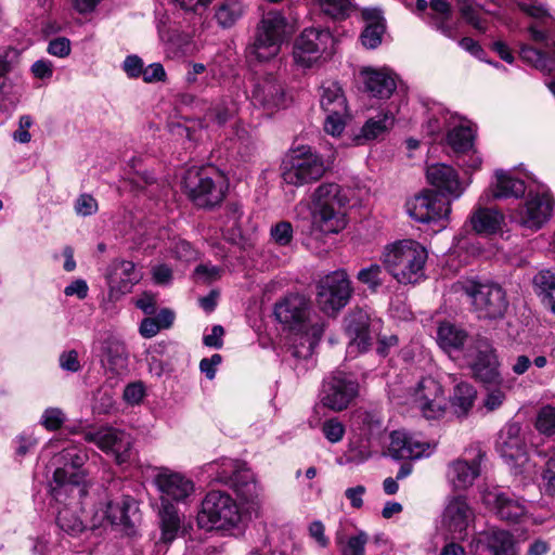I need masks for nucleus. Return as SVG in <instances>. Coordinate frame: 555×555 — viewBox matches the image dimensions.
I'll list each match as a JSON object with an SVG mask.
<instances>
[{"label": "nucleus", "instance_id": "obj_14", "mask_svg": "<svg viewBox=\"0 0 555 555\" xmlns=\"http://www.w3.org/2000/svg\"><path fill=\"white\" fill-rule=\"evenodd\" d=\"M352 288L346 271L337 270L320 280L318 283L317 302L325 313H335L344 308Z\"/></svg>", "mask_w": 555, "mask_h": 555}, {"label": "nucleus", "instance_id": "obj_52", "mask_svg": "<svg viewBox=\"0 0 555 555\" xmlns=\"http://www.w3.org/2000/svg\"><path fill=\"white\" fill-rule=\"evenodd\" d=\"M324 328L325 324L323 321L320 319L312 321L308 315L305 328L296 331L295 333L304 335L309 344V349H312L321 339Z\"/></svg>", "mask_w": 555, "mask_h": 555}, {"label": "nucleus", "instance_id": "obj_62", "mask_svg": "<svg viewBox=\"0 0 555 555\" xmlns=\"http://www.w3.org/2000/svg\"><path fill=\"white\" fill-rule=\"evenodd\" d=\"M145 389L141 382L131 383L124 389L122 398L131 405L139 404L144 398Z\"/></svg>", "mask_w": 555, "mask_h": 555}, {"label": "nucleus", "instance_id": "obj_12", "mask_svg": "<svg viewBox=\"0 0 555 555\" xmlns=\"http://www.w3.org/2000/svg\"><path fill=\"white\" fill-rule=\"evenodd\" d=\"M553 209L554 198L548 191H530L525 202L511 214V218L524 229L538 231L551 219Z\"/></svg>", "mask_w": 555, "mask_h": 555}, {"label": "nucleus", "instance_id": "obj_53", "mask_svg": "<svg viewBox=\"0 0 555 555\" xmlns=\"http://www.w3.org/2000/svg\"><path fill=\"white\" fill-rule=\"evenodd\" d=\"M270 236L274 244L288 246L294 236L293 225L288 221H280L271 227Z\"/></svg>", "mask_w": 555, "mask_h": 555}, {"label": "nucleus", "instance_id": "obj_45", "mask_svg": "<svg viewBox=\"0 0 555 555\" xmlns=\"http://www.w3.org/2000/svg\"><path fill=\"white\" fill-rule=\"evenodd\" d=\"M244 465L232 459H220L205 465V472L212 481L231 486L236 473L242 470Z\"/></svg>", "mask_w": 555, "mask_h": 555}, {"label": "nucleus", "instance_id": "obj_16", "mask_svg": "<svg viewBox=\"0 0 555 555\" xmlns=\"http://www.w3.org/2000/svg\"><path fill=\"white\" fill-rule=\"evenodd\" d=\"M333 44V36L325 28H306L296 39L293 55L296 64L311 67Z\"/></svg>", "mask_w": 555, "mask_h": 555}, {"label": "nucleus", "instance_id": "obj_63", "mask_svg": "<svg viewBox=\"0 0 555 555\" xmlns=\"http://www.w3.org/2000/svg\"><path fill=\"white\" fill-rule=\"evenodd\" d=\"M457 158L459 165L466 171L478 170L482 165V158L474 147L465 154H457Z\"/></svg>", "mask_w": 555, "mask_h": 555}, {"label": "nucleus", "instance_id": "obj_28", "mask_svg": "<svg viewBox=\"0 0 555 555\" xmlns=\"http://www.w3.org/2000/svg\"><path fill=\"white\" fill-rule=\"evenodd\" d=\"M369 326V315L361 310L356 311L346 318L345 331L349 338L347 353L350 357H356L359 353L365 352L370 348L372 337L370 335Z\"/></svg>", "mask_w": 555, "mask_h": 555}, {"label": "nucleus", "instance_id": "obj_5", "mask_svg": "<svg viewBox=\"0 0 555 555\" xmlns=\"http://www.w3.org/2000/svg\"><path fill=\"white\" fill-rule=\"evenodd\" d=\"M183 188L196 206L212 207L223 199L225 181L214 167L191 168L185 172Z\"/></svg>", "mask_w": 555, "mask_h": 555}, {"label": "nucleus", "instance_id": "obj_37", "mask_svg": "<svg viewBox=\"0 0 555 555\" xmlns=\"http://www.w3.org/2000/svg\"><path fill=\"white\" fill-rule=\"evenodd\" d=\"M247 9L244 0H221L215 8V20L221 28L228 29L244 17Z\"/></svg>", "mask_w": 555, "mask_h": 555}, {"label": "nucleus", "instance_id": "obj_60", "mask_svg": "<svg viewBox=\"0 0 555 555\" xmlns=\"http://www.w3.org/2000/svg\"><path fill=\"white\" fill-rule=\"evenodd\" d=\"M534 287L545 296L555 288V274L550 270H541L533 278Z\"/></svg>", "mask_w": 555, "mask_h": 555}, {"label": "nucleus", "instance_id": "obj_27", "mask_svg": "<svg viewBox=\"0 0 555 555\" xmlns=\"http://www.w3.org/2000/svg\"><path fill=\"white\" fill-rule=\"evenodd\" d=\"M426 178L429 184L452 199L460 198L466 189L456 170L446 164L429 165L426 169Z\"/></svg>", "mask_w": 555, "mask_h": 555}, {"label": "nucleus", "instance_id": "obj_13", "mask_svg": "<svg viewBox=\"0 0 555 555\" xmlns=\"http://www.w3.org/2000/svg\"><path fill=\"white\" fill-rule=\"evenodd\" d=\"M464 359L476 379L485 384L499 383V362L488 339H470L464 350Z\"/></svg>", "mask_w": 555, "mask_h": 555}, {"label": "nucleus", "instance_id": "obj_48", "mask_svg": "<svg viewBox=\"0 0 555 555\" xmlns=\"http://www.w3.org/2000/svg\"><path fill=\"white\" fill-rule=\"evenodd\" d=\"M236 106L233 101L222 99L215 103L206 113L205 118L221 126L234 116Z\"/></svg>", "mask_w": 555, "mask_h": 555}, {"label": "nucleus", "instance_id": "obj_47", "mask_svg": "<svg viewBox=\"0 0 555 555\" xmlns=\"http://www.w3.org/2000/svg\"><path fill=\"white\" fill-rule=\"evenodd\" d=\"M517 7L526 15L535 20L534 24L548 27L555 24V17L551 15L546 7L535 0H517Z\"/></svg>", "mask_w": 555, "mask_h": 555}, {"label": "nucleus", "instance_id": "obj_36", "mask_svg": "<svg viewBox=\"0 0 555 555\" xmlns=\"http://www.w3.org/2000/svg\"><path fill=\"white\" fill-rule=\"evenodd\" d=\"M476 399V388L472 384L462 380L455 384L449 402L457 417H466L472 411Z\"/></svg>", "mask_w": 555, "mask_h": 555}, {"label": "nucleus", "instance_id": "obj_4", "mask_svg": "<svg viewBox=\"0 0 555 555\" xmlns=\"http://www.w3.org/2000/svg\"><path fill=\"white\" fill-rule=\"evenodd\" d=\"M235 500L227 492L210 491L202 501L197 524L205 530H231L241 521Z\"/></svg>", "mask_w": 555, "mask_h": 555}, {"label": "nucleus", "instance_id": "obj_55", "mask_svg": "<svg viewBox=\"0 0 555 555\" xmlns=\"http://www.w3.org/2000/svg\"><path fill=\"white\" fill-rule=\"evenodd\" d=\"M369 537L364 531L349 537L346 544L341 548L343 555H365V545Z\"/></svg>", "mask_w": 555, "mask_h": 555}, {"label": "nucleus", "instance_id": "obj_24", "mask_svg": "<svg viewBox=\"0 0 555 555\" xmlns=\"http://www.w3.org/2000/svg\"><path fill=\"white\" fill-rule=\"evenodd\" d=\"M308 314L309 300L302 295L291 294L274 306L276 320L292 332L305 328Z\"/></svg>", "mask_w": 555, "mask_h": 555}, {"label": "nucleus", "instance_id": "obj_18", "mask_svg": "<svg viewBox=\"0 0 555 555\" xmlns=\"http://www.w3.org/2000/svg\"><path fill=\"white\" fill-rule=\"evenodd\" d=\"M483 505L500 519L518 522L528 514V507L520 498L498 487L486 488L481 492Z\"/></svg>", "mask_w": 555, "mask_h": 555}, {"label": "nucleus", "instance_id": "obj_59", "mask_svg": "<svg viewBox=\"0 0 555 555\" xmlns=\"http://www.w3.org/2000/svg\"><path fill=\"white\" fill-rule=\"evenodd\" d=\"M322 433L331 443H337L344 438L345 426L337 418H331L323 423Z\"/></svg>", "mask_w": 555, "mask_h": 555}, {"label": "nucleus", "instance_id": "obj_25", "mask_svg": "<svg viewBox=\"0 0 555 555\" xmlns=\"http://www.w3.org/2000/svg\"><path fill=\"white\" fill-rule=\"evenodd\" d=\"M251 100L254 105H258L268 112L285 108L288 105V98L283 86L272 75L257 80Z\"/></svg>", "mask_w": 555, "mask_h": 555}, {"label": "nucleus", "instance_id": "obj_3", "mask_svg": "<svg viewBox=\"0 0 555 555\" xmlns=\"http://www.w3.org/2000/svg\"><path fill=\"white\" fill-rule=\"evenodd\" d=\"M87 460V453L74 442H68L54 456V464L61 465L55 469L51 482V493L55 501L62 502L68 492L79 496L88 492L86 475L81 469Z\"/></svg>", "mask_w": 555, "mask_h": 555}, {"label": "nucleus", "instance_id": "obj_54", "mask_svg": "<svg viewBox=\"0 0 555 555\" xmlns=\"http://www.w3.org/2000/svg\"><path fill=\"white\" fill-rule=\"evenodd\" d=\"M505 399L506 395L501 388H490L482 398L479 411L486 413L496 411L503 405Z\"/></svg>", "mask_w": 555, "mask_h": 555}, {"label": "nucleus", "instance_id": "obj_31", "mask_svg": "<svg viewBox=\"0 0 555 555\" xmlns=\"http://www.w3.org/2000/svg\"><path fill=\"white\" fill-rule=\"evenodd\" d=\"M477 548L490 555H517L513 535L503 529L491 528L478 534Z\"/></svg>", "mask_w": 555, "mask_h": 555}, {"label": "nucleus", "instance_id": "obj_41", "mask_svg": "<svg viewBox=\"0 0 555 555\" xmlns=\"http://www.w3.org/2000/svg\"><path fill=\"white\" fill-rule=\"evenodd\" d=\"M467 341V334L451 323H441L437 331V343L448 354L461 350Z\"/></svg>", "mask_w": 555, "mask_h": 555}, {"label": "nucleus", "instance_id": "obj_61", "mask_svg": "<svg viewBox=\"0 0 555 555\" xmlns=\"http://www.w3.org/2000/svg\"><path fill=\"white\" fill-rule=\"evenodd\" d=\"M545 492L552 496L555 495V451L552 452L545 463V468L542 474Z\"/></svg>", "mask_w": 555, "mask_h": 555}, {"label": "nucleus", "instance_id": "obj_39", "mask_svg": "<svg viewBox=\"0 0 555 555\" xmlns=\"http://www.w3.org/2000/svg\"><path fill=\"white\" fill-rule=\"evenodd\" d=\"M320 104L325 113H347L348 105L340 85L336 81H324L321 86Z\"/></svg>", "mask_w": 555, "mask_h": 555}, {"label": "nucleus", "instance_id": "obj_58", "mask_svg": "<svg viewBox=\"0 0 555 555\" xmlns=\"http://www.w3.org/2000/svg\"><path fill=\"white\" fill-rule=\"evenodd\" d=\"M99 209L98 201L90 194H80L74 204L77 216L88 217L94 215Z\"/></svg>", "mask_w": 555, "mask_h": 555}, {"label": "nucleus", "instance_id": "obj_23", "mask_svg": "<svg viewBox=\"0 0 555 555\" xmlns=\"http://www.w3.org/2000/svg\"><path fill=\"white\" fill-rule=\"evenodd\" d=\"M134 507V500L121 496L117 500H105L96 506L90 517V527L96 529L111 524L114 526H129L130 511Z\"/></svg>", "mask_w": 555, "mask_h": 555}, {"label": "nucleus", "instance_id": "obj_30", "mask_svg": "<svg viewBox=\"0 0 555 555\" xmlns=\"http://www.w3.org/2000/svg\"><path fill=\"white\" fill-rule=\"evenodd\" d=\"M360 75L366 91L374 98L388 99L397 88L396 75L388 67H364Z\"/></svg>", "mask_w": 555, "mask_h": 555}, {"label": "nucleus", "instance_id": "obj_29", "mask_svg": "<svg viewBox=\"0 0 555 555\" xmlns=\"http://www.w3.org/2000/svg\"><path fill=\"white\" fill-rule=\"evenodd\" d=\"M525 193L526 184L521 179L515 177L512 171L498 169L494 172V180L491 182L489 190L480 196L479 201L518 198Z\"/></svg>", "mask_w": 555, "mask_h": 555}, {"label": "nucleus", "instance_id": "obj_15", "mask_svg": "<svg viewBox=\"0 0 555 555\" xmlns=\"http://www.w3.org/2000/svg\"><path fill=\"white\" fill-rule=\"evenodd\" d=\"M153 481L159 492L162 506L173 502L186 504L195 492L192 479L168 467L155 468Z\"/></svg>", "mask_w": 555, "mask_h": 555}, {"label": "nucleus", "instance_id": "obj_42", "mask_svg": "<svg viewBox=\"0 0 555 555\" xmlns=\"http://www.w3.org/2000/svg\"><path fill=\"white\" fill-rule=\"evenodd\" d=\"M18 52L11 48H0V99H8L15 93V85L10 77L17 62Z\"/></svg>", "mask_w": 555, "mask_h": 555}, {"label": "nucleus", "instance_id": "obj_51", "mask_svg": "<svg viewBox=\"0 0 555 555\" xmlns=\"http://www.w3.org/2000/svg\"><path fill=\"white\" fill-rule=\"evenodd\" d=\"M382 274V267L377 263H372L369 267L362 268L358 272L357 279L367 285L369 288L376 291L383 283Z\"/></svg>", "mask_w": 555, "mask_h": 555}, {"label": "nucleus", "instance_id": "obj_11", "mask_svg": "<svg viewBox=\"0 0 555 555\" xmlns=\"http://www.w3.org/2000/svg\"><path fill=\"white\" fill-rule=\"evenodd\" d=\"M486 452L474 446L467 449L464 456L448 463L446 480L453 491H466L472 488L481 474V464Z\"/></svg>", "mask_w": 555, "mask_h": 555}, {"label": "nucleus", "instance_id": "obj_32", "mask_svg": "<svg viewBox=\"0 0 555 555\" xmlns=\"http://www.w3.org/2000/svg\"><path fill=\"white\" fill-rule=\"evenodd\" d=\"M141 272L132 261L119 260L112 264L107 280L112 289L126 294L141 280Z\"/></svg>", "mask_w": 555, "mask_h": 555}, {"label": "nucleus", "instance_id": "obj_57", "mask_svg": "<svg viewBox=\"0 0 555 555\" xmlns=\"http://www.w3.org/2000/svg\"><path fill=\"white\" fill-rule=\"evenodd\" d=\"M64 412L59 408H48L43 411L40 424L48 430L59 429L65 422Z\"/></svg>", "mask_w": 555, "mask_h": 555}, {"label": "nucleus", "instance_id": "obj_9", "mask_svg": "<svg viewBox=\"0 0 555 555\" xmlns=\"http://www.w3.org/2000/svg\"><path fill=\"white\" fill-rule=\"evenodd\" d=\"M463 289L479 319L502 318L508 307L505 292L493 283L467 281Z\"/></svg>", "mask_w": 555, "mask_h": 555}, {"label": "nucleus", "instance_id": "obj_33", "mask_svg": "<svg viewBox=\"0 0 555 555\" xmlns=\"http://www.w3.org/2000/svg\"><path fill=\"white\" fill-rule=\"evenodd\" d=\"M365 27L361 34V42L367 49H376L386 30V22L383 12L376 8H366L362 11Z\"/></svg>", "mask_w": 555, "mask_h": 555}, {"label": "nucleus", "instance_id": "obj_10", "mask_svg": "<svg viewBox=\"0 0 555 555\" xmlns=\"http://www.w3.org/2000/svg\"><path fill=\"white\" fill-rule=\"evenodd\" d=\"M405 211L415 222L443 228L451 212V204L434 190H425L405 202Z\"/></svg>", "mask_w": 555, "mask_h": 555}, {"label": "nucleus", "instance_id": "obj_44", "mask_svg": "<svg viewBox=\"0 0 555 555\" xmlns=\"http://www.w3.org/2000/svg\"><path fill=\"white\" fill-rule=\"evenodd\" d=\"M476 128L470 122L452 128L447 135L448 145L457 154H465L474 147Z\"/></svg>", "mask_w": 555, "mask_h": 555}, {"label": "nucleus", "instance_id": "obj_26", "mask_svg": "<svg viewBox=\"0 0 555 555\" xmlns=\"http://www.w3.org/2000/svg\"><path fill=\"white\" fill-rule=\"evenodd\" d=\"M433 446L416 435L395 430L390 435L388 453L397 460L420 459L431 453Z\"/></svg>", "mask_w": 555, "mask_h": 555}, {"label": "nucleus", "instance_id": "obj_17", "mask_svg": "<svg viewBox=\"0 0 555 555\" xmlns=\"http://www.w3.org/2000/svg\"><path fill=\"white\" fill-rule=\"evenodd\" d=\"M85 440L94 443L103 452L114 456L118 464H124L131 459L133 438L124 430L102 427L93 431H87Z\"/></svg>", "mask_w": 555, "mask_h": 555}, {"label": "nucleus", "instance_id": "obj_19", "mask_svg": "<svg viewBox=\"0 0 555 555\" xmlns=\"http://www.w3.org/2000/svg\"><path fill=\"white\" fill-rule=\"evenodd\" d=\"M358 383L349 375L338 372L324 380L321 402L333 411H343L358 396Z\"/></svg>", "mask_w": 555, "mask_h": 555}, {"label": "nucleus", "instance_id": "obj_50", "mask_svg": "<svg viewBox=\"0 0 555 555\" xmlns=\"http://www.w3.org/2000/svg\"><path fill=\"white\" fill-rule=\"evenodd\" d=\"M535 427L541 434L555 438V406L546 405L539 411Z\"/></svg>", "mask_w": 555, "mask_h": 555}, {"label": "nucleus", "instance_id": "obj_20", "mask_svg": "<svg viewBox=\"0 0 555 555\" xmlns=\"http://www.w3.org/2000/svg\"><path fill=\"white\" fill-rule=\"evenodd\" d=\"M474 518V511L464 495H451L447 499L442 514V525L453 539H466L467 529Z\"/></svg>", "mask_w": 555, "mask_h": 555}, {"label": "nucleus", "instance_id": "obj_46", "mask_svg": "<svg viewBox=\"0 0 555 555\" xmlns=\"http://www.w3.org/2000/svg\"><path fill=\"white\" fill-rule=\"evenodd\" d=\"M519 55L524 62L544 74H551L555 69L553 56L529 44H520Z\"/></svg>", "mask_w": 555, "mask_h": 555}, {"label": "nucleus", "instance_id": "obj_64", "mask_svg": "<svg viewBox=\"0 0 555 555\" xmlns=\"http://www.w3.org/2000/svg\"><path fill=\"white\" fill-rule=\"evenodd\" d=\"M143 61L135 54L128 55L122 62V69L126 75L133 79L139 78L143 72Z\"/></svg>", "mask_w": 555, "mask_h": 555}, {"label": "nucleus", "instance_id": "obj_21", "mask_svg": "<svg viewBox=\"0 0 555 555\" xmlns=\"http://www.w3.org/2000/svg\"><path fill=\"white\" fill-rule=\"evenodd\" d=\"M496 452L506 463L515 467H522L527 460L525 438L521 427L517 423L506 424L499 433L495 442Z\"/></svg>", "mask_w": 555, "mask_h": 555}, {"label": "nucleus", "instance_id": "obj_56", "mask_svg": "<svg viewBox=\"0 0 555 555\" xmlns=\"http://www.w3.org/2000/svg\"><path fill=\"white\" fill-rule=\"evenodd\" d=\"M324 130L326 133L338 137L343 133L346 126L347 113H325Z\"/></svg>", "mask_w": 555, "mask_h": 555}, {"label": "nucleus", "instance_id": "obj_22", "mask_svg": "<svg viewBox=\"0 0 555 555\" xmlns=\"http://www.w3.org/2000/svg\"><path fill=\"white\" fill-rule=\"evenodd\" d=\"M87 494L88 492L79 496L76 493L68 492L65 500L62 502L56 501L59 504H63V507H60L57 511L56 525L62 532L69 537L76 538L88 529L93 530L90 527V519L87 520L79 514L82 511L81 500Z\"/></svg>", "mask_w": 555, "mask_h": 555}, {"label": "nucleus", "instance_id": "obj_35", "mask_svg": "<svg viewBox=\"0 0 555 555\" xmlns=\"http://www.w3.org/2000/svg\"><path fill=\"white\" fill-rule=\"evenodd\" d=\"M427 23L450 39L456 37V24L451 22V7L446 0H431Z\"/></svg>", "mask_w": 555, "mask_h": 555}, {"label": "nucleus", "instance_id": "obj_1", "mask_svg": "<svg viewBox=\"0 0 555 555\" xmlns=\"http://www.w3.org/2000/svg\"><path fill=\"white\" fill-rule=\"evenodd\" d=\"M427 249L414 240H401L385 246L380 260L400 284H418L425 280Z\"/></svg>", "mask_w": 555, "mask_h": 555}, {"label": "nucleus", "instance_id": "obj_7", "mask_svg": "<svg viewBox=\"0 0 555 555\" xmlns=\"http://www.w3.org/2000/svg\"><path fill=\"white\" fill-rule=\"evenodd\" d=\"M285 18L278 11H270L261 18L254 42L247 49L251 61L267 62L275 57L281 50L285 30Z\"/></svg>", "mask_w": 555, "mask_h": 555}, {"label": "nucleus", "instance_id": "obj_8", "mask_svg": "<svg viewBox=\"0 0 555 555\" xmlns=\"http://www.w3.org/2000/svg\"><path fill=\"white\" fill-rule=\"evenodd\" d=\"M405 403L426 420L442 418L448 408L442 385L430 376L421 378L409 388Z\"/></svg>", "mask_w": 555, "mask_h": 555}, {"label": "nucleus", "instance_id": "obj_2", "mask_svg": "<svg viewBox=\"0 0 555 555\" xmlns=\"http://www.w3.org/2000/svg\"><path fill=\"white\" fill-rule=\"evenodd\" d=\"M347 197L336 183H322L311 195V227L322 234H337L347 225Z\"/></svg>", "mask_w": 555, "mask_h": 555}, {"label": "nucleus", "instance_id": "obj_49", "mask_svg": "<svg viewBox=\"0 0 555 555\" xmlns=\"http://www.w3.org/2000/svg\"><path fill=\"white\" fill-rule=\"evenodd\" d=\"M321 10L334 18H345L353 10L351 0H317Z\"/></svg>", "mask_w": 555, "mask_h": 555}, {"label": "nucleus", "instance_id": "obj_6", "mask_svg": "<svg viewBox=\"0 0 555 555\" xmlns=\"http://www.w3.org/2000/svg\"><path fill=\"white\" fill-rule=\"evenodd\" d=\"M326 171L322 156L310 146L293 150L282 163L281 175L285 183L304 186L320 180Z\"/></svg>", "mask_w": 555, "mask_h": 555}, {"label": "nucleus", "instance_id": "obj_38", "mask_svg": "<svg viewBox=\"0 0 555 555\" xmlns=\"http://www.w3.org/2000/svg\"><path fill=\"white\" fill-rule=\"evenodd\" d=\"M393 124L395 115L390 111L379 113L365 121L356 137L357 143L362 144L382 137L393 127Z\"/></svg>", "mask_w": 555, "mask_h": 555}, {"label": "nucleus", "instance_id": "obj_43", "mask_svg": "<svg viewBox=\"0 0 555 555\" xmlns=\"http://www.w3.org/2000/svg\"><path fill=\"white\" fill-rule=\"evenodd\" d=\"M182 518L173 504H164L159 511L160 538L164 544H170L181 528Z\"/></svg>", "mask_w": 555, "mask_h": 555}, {"label": "nucleus", "instance_id": "obj_40", "mask_svg": "<svg viewBox=\"0 0 555 555\" xmlns=\"http://www.w3.org/2000/svg\"><path fill=\"white\" fill-rule=\"evenodd\" d=\"M231 483L237 496L246 503H257L261 494V487L255 480L254 474L246 467L238 470Z\"/></svg>", "mask_w": 555, "mask_h": 555}, {"label": "nucleus", "instance_id": "obj_34", "mask_svg": "<svg viewBox=\"0 0 555 555\" xmlns=\"http://www.w3.org/2000/svg\"><path fill=\"white\" fill-rule=\"evenodd\" d=\"M504 215L494 208L477 207L470 216L473 230L479 235H492L502 230Z\"/></svg>", "mask_w": 555, "mask_h": 555}]
</instances>
